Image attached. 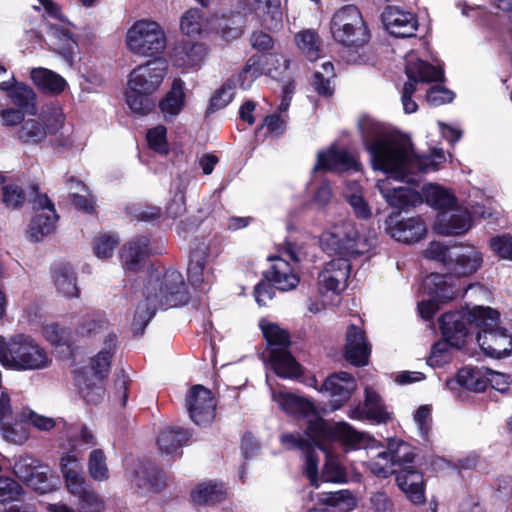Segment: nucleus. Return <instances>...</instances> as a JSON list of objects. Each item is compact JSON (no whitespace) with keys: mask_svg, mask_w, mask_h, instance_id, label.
<instances>
[{"mask_svg":"<svg viewBox=\"0 0 512 512\" xmlns=\"http://www.w3.org/2000/svg\"><path fill=\"white\" fill-rule=\"evenodd\" d=\"M358 126L373 168L390 174L395 180L417 183L419 174L437 171L446 161L442 149L434 148L427 155H416L407 136L387 131L369 117L361 118Z\"/></svg>","mask_w":512,"mask_h":512,"instance_id":"obj_1","label":"nucleus"},{"mask_svg":"<svg viewBox=\"0 0 512 512\" xmlns=\"http://www.w3.org/2000/svg\"><path fill=\"white\" fill-rule=\"evenodd\" d=\"M143 298L139 301L133 330L142 333L158 308H174L188 303L190 294L183 275L175 269L152 267L140 284Z\"/></svg>","mask_w":512,"mask_h":512,"instance_id":"obj_2","label":"nucleus"},{"mask_svg":"<svg viewBox=\"0 0 512 512\" xmlns=\"http://www.w3.org/2000/svg\"><path fill=\"white\" fill-rule=\"evenodd\" d=\"M272 399L288 414L297 417H312L308 422L306 435L318 446L323 441L335 439L347 447L360 449L366 448L373 440L369 435L356 431L346 422H338L329 426L315 414L314 405L308 399L295 393L288 391L273 392Z\"/></svg>","mask_w":512,"mask_h":512,"instance_id":"obj_3","label":"nucleus"},{"mask_svg":"<svg viewBox=\"0 0 512 512\" xmlns=\"http://www.w3.org/2000/svg\"><path fill=\"white\" fill-rule=\"evenodd\" d=\"M0 363L13 371H38L49 368L52 357L31 335L17 333L9 338L0 335Z\"/></svg>","mask_w":512,"mask_h":512,"instance_id":"obj_4","label":"nucleus"},{"mask_svg":"<svg viewBox=\"0 0 512 512\" xmlns=\"http://www.w3.org/2000/svg\"><path fill=\"white\" fill-rule=\"evenodd\" d=\"M168 70L163 59L138 65L129 74L125 92L126 103L132 112L145 115L153 107L151 95L161 86Z\"/></svg>","mask_w":512,"mask_h":512,"instance_id":"obj_5","label":"nucleus"},{"mask_svg":"<svg viewBox=\"0 0 512 512\" xmlns=\"http://www.w3.org/2000/svg\"><path fill=\"white\" fill-rule=\"evenodd\" d=\"M498 317V312L492 308L477 306L465 314V323L481 329L476 340L488 356L502 358L512 351V337L506 329L497 325Z\"/></svg>","mask_w":512,"mask_h":512,"instance_id":"obj_6","label":"nucleus"},{"mask_svg":"<svg viewBox=\"0 0 512 512\" xmlns=\"http://www.w3.org/2000/svg\"><path fill=\"white\" fill-rule=\"evenodd\" d=\"M117 337L113 332L104 336L103 347L90 359L89 367L76 377L84 399L97 403L103 397L102 381L108 376L116 349Z\"/></svg>","mask_w":512,"mask_h":512,"instance_id":"obj_7","label":"nucleus"},{"mask_svg":"<svg viewBox=\"0 0 512 512\" xmlns=\"http://www.w3.org/2000/svg\"><path fill=\"white\" fill-rule=\"evenodd\" d=\"M125 45L127 50L137 57L156 58L166 49L167 37L158 22L140 19L127 29Z\"/></svg>","mask_w":512,"mask_h":512,"instance_id":"obj_8","label":"nucleus"},{"mask_svg":"<svg viewBox=\"0 0 512 512\" xmlns=\"http://www.w3.org/2000/svg\"><path fill=\"white\" fill-rule=\"evenodd\" d=\"M320 246L328 254L349 259L367 252L372 244L367 238L360 236L353 222L341 221L322 233Z\"/></svg>","mask_w":512,"mask_h":512,"instance_id":"obj_9","label":"nucleus"},{"mask_svg":"<svg viewBox=\"0 0 512 512\" xmlns=\"http://www.w3.org/2000/svg\"><path fill=\"white\" fill-rule=\"evenodd\" d=\"M440 329L444 340L438 341L432 347L427 363L432 367H441L452 359L451 347L461 348L469 333L462 312L445 313L440 318Z\"/></svg>","mask_w":512,"mask_h":512,"instance_id":"obj_10","label":"nucleus"},{"mask_svg":"<svg viewBox=\"0 0 512 512\" xmlns=\"http://www.w3.org/2000/svg\"><path fill=\"white\" fill-rule=\"evenodd\" d=\"M330 30L334 40L344 46L358 48L369 40V33L359 9L345 5L332 16Z\"/></svg>","mask_w":512,"mask_h":512,"instance_id":"obj_11","label":"nucleus"},{"mask_svg":"<svg viewBox=\"0 0 512 512\" xmlns=\"http://www.w3.org/2000/svg\"><path fill=\"white\" fill-rule=\"evenodd\" d=\"M405 73L408 81L403 86L402 105L405 113H414L418 105L412 100V95L417 89V84L441 81L443 70L419 59L414 52H410L406 56Z\"/></svg>","mask_w":512,"mask_h":512,"instance_id":"obj_12","label":"nucleus"},{"mask_svg":"<svg viewBox=\"0 0 512 512\" xmlns=\"http://www.w3.org/2000/svg\"><path fill=\"white\" fill-rule=\"evenodd\" d=\"M450 276L432 273L427 276L422 284L423 299L418 304V311L422 318L429 320L439 309V304L446 303L456 296L453 284L449 282Z\"/></svg>","mask_w":512,"mask_h":512,"instance_id":"obj_13","label":"nucleus"},{"mask_svg":"<svg viewBox=\"0 0 512 512\" xmlns=\"http://www.w3.org/2000/svg\"><path fill=\"white\" fill-rule=\"evenodd\" d=\"M349 259L338 257L325 264L317 279L318 293L321 297H337L346 289L350 276Z\"/></svg>","mask_w":512,"mask_h":512,"instance_id":"obj_14","label":"nucleus"},{"mask_svg":"<svg viewBox=\"0 0 512 512\" xmlns=\"http://www.w3.org/2000/svg\"><path fill=\"white\" fill-rule=\"evenodd\" d=\"M185 405L191 420L196 425L210 424L215 418L216 403L211 391L202 385L190 388Z\"/></svg>","mask_w":512,"mask_h":512,"instance_id":"obj_15","label":"nucleus"},{"mask_svg":"<svg viewBox=\"0 0 512 512\" xmlns=\"http://www.w3.org/2000/svg\"><path fill=\"white\" fill-rule=\"evenodd\" d=\"M0 90L7 92V95L13 104L25 113L31 115H35L37 113V96L34 90L25 83L17 82L14 74L9 73L1 63Z\"/></svg>","mask_w":512,"mask_h":512,"instance_id":"obj_16","label":"nucleus"},{"mask_svg":"<svg viewBox=\"0 0 512 512\" xmlns=\"http://www.w3.org/2000/svg\"><path fill=\"white\" fill-rule=\"evenodd\" d=\"M357 389V382L354 376L347 372L333 373L326 378L320 387V392L330 397L331 410L341 408Z\"/></svg>","mask_w":512,"mask_h":512,"instance_id":"obj_17","label":"nucleus"},{"mask_svg":"<svg viewBox=\"0 0 512 512\" xmlns=\"http://www.w3.org/2000/svg\"><path fill=\"white\" fill-rule=\"evenodd\" d=\"M309 439H306L299 434L293 433H285L280 436V442L286 449H299L305 454V464L304 469L305 473L310 481V483L318 487V464L319 458L316 455L312 443L314 446L323 449L322 445L325 441H323L320 446L315 444V442L307 435Z\"/></svg>","mask_w":512,"mask_h":512,"instance_id":"obj_18","label":"nucleus"},{"mask_svg":"<svg viewBox=\"0 0 512 512\" xmlns=\"http://www.w3.org/2000/svg\"><path fill=\"white\" fill-rule=\"evenodd\" d=\"M376 186L387 204L393 208L403 210L422 202L417 191L410 187L395 186L390 178L378 180Z\"/></svg>","mask_w":512,"mask_h":512,"instance_id":"obj_19","label":"nucleus"},{"mask_svg":"<svg viewBox=\"0 0 512 512\" xmlns=\"http://www.w3.org/2000/svg\"><path fill=\"white\" fill-rule=\"evenodd\" d=\"M387 233L397 241L414 243L426 234V227L419 218H407L398 220L397 216H389L386 221Z\"/></svg>","mask_w":512,"mask_h":512,"instance_id":"obj_20","label":"nucleus"},{"mask_svg":"<svg viewBox=\"0 0 512 512\" xmlns=\"http://www.w3.org/2000/svg\"><path fill=\"white\" fill-rule=\"evenodd\" d=\"M348 416L354 420L369 419L377 423H385L390 419L379 394L371 387L365 388V402L348 411Z\"/></svg>","mask_w":512,"mask_h":512,"instance_id":"obj_21","label":"nucleus"},{"mask_svg":"<svg viewBox=\"0 0 512 512\" xmlns=\"http://www.w3.org/2000/svg\"><path fill=\"white\" fill-rule=\"evenodd\" d=\"M382 21L390 34L396 37H411L417 29L416 17L408 11L389 6L382 14Z\"/></svg>","mask_w":512,"mask_h":512,"instance_id":"obj_22","label":"nucleus"},{"mask_svg":"<svg viewBox=\"0 0 512 512\" xmlns=\"http://www.w3.org/2000/svg\"><path fill=\"white\" fill-rule=\"evenodd\" d=\"M371 347L366 340L365 332L350 325L346 331L345 358L355 366H364L368 363Z\"/></svg>","mask_w":512,"mask_h":512,"instance_id":"obj_23","label":"nucleus"},{"mask_svg":"<svg viewBox=\"0 0 512 512\" xmlns=\"http://www.w3.org/2000/svg\"><path fill=\"white\" fill-rule=\"evenodd\" d=\"M358 162L354 155L350 154L345 149H340L332 145L325 151H320L317 154V163L313 171L319 170H333V171H346L350 169L357 170Z\"/></svg>","mask_w":512,"mask_h":512,"instance_id":"obj_24","label":"nucleus"},{"mask_svg":"<svg viewBox=\"0 0 512 512\" xmlns=\"http://www.w3.org/2000/svg\"><path fill=\"white\" fill-rule=\"evenodd\" d=\"M449 270L456 276H468L475 273L483 263L482 253L475 247L454 248Z\"/></svg>","mask_w":512,"mask_h":512,"instance_id":"obj_25","label":"nucleus"},{"mask_svg":"<svg viewBox=\"0 0 512 512\" xmlns=\"http://www.w3.org/2000/svg\"><path fill=\"white\" fill-rule=\"evenodd\" d=\"M397 485L415 504L425 502V484L423 475L414 466L399 470L396 476Z\"/></svg>","mask_w":512,"mask_h":512,"instance_id":"obj_26","label":"nucleus"},{"mask_svg":"<svg viewBox=\"0 0 512 512\" xmlns=\"http://www.w3.org/2000/svg\"><path fill=\"white\" fill-rule=\"evenodd\" d=\"M281 0H252L249 10L260 25L268 30H277L282 25Z\"/></svg>","mask_w":512,"mask_h":512,"instance_id":"obj_27","label":"nucleus"},{"mask_svg":"<svg viewBox=\"0 0 512 512\" xmlns=\"http://www.w3.org/2000/svg\"><path fill=\"white\" fill-rule=\"evenodd\" d=\"M209 55V47L202 42H184L175 54L174 63L183 69L199 68Z\"/></svg>","mask_w":512,"mask_h":512,"instance_id":"obj_28","label":"nucleus"},{"mask_svg":"<svg viewBox=\"0 0 512 512\" xmlns=\"http://www.w3.org/2000/svg\"><path fill=\"white\" fill-rule=\"evenodd\" d=\"M273 261L271 269L267 272V278L281 291L295 289L299 282V276L292 270L290 264L281 257L270 258Z\"/></svg>","mask_w":512,"mask_h":512,"instance_id":"obj_29","label":"nucleus"},{"mask_svg":"<svg viewBox=\"0 0 512 512\" xmlns=\"http://www.w3.org/2000/svg\"><path fill=\"white\" fill-rule=\"evenodd\" d=\"M471 228V216L466 209L456 208L447 217L446 212L439 215L435 230L440 234L459 235Z\"/></svg>","mask_w":512,"mask_h":512,"instance_id":"obj_30","label":"nucleus"},{"mask_svg":"<svg viewBox=\"0 0 512 512\" xmlns=\"http://www.w3.org/2000/svg\"><path fill=\"white\" fill-rule=\"evenodd\" d=\"M30 77L38 89L46 94H61L68 86L67 81L61 75L43 67L31 69Z\"/></svg>","mask_w":512,"mask_h":512,"instance_id":"obj_31","label":"nucleus"},{"mask_svg":"<svg viewBox=\"0 0 512 512\" xmlns=\"http://www.w3.org/2000/svg\"><path fill=\"white\" fill-rule=\"evenodd\" d=\"M148 255V239L146 237L133 239L123 248L122 259L124 266L130 271H137Z\"/></svg>","mask_w":512,"mask_h":512,"instance_id":"obj_32","label":"nucleus"},{"mask_svg":"<svg viewBox=\"0 0 512 512\" xmlns=\"http://www.w3.org/2000/svg\"><path fill=\"white\" fill-rule=\"evenodd\" d=\"M270 363L275 373L282 378H295L300 375V365L288 348L270 351Z\"/></svg>","mask_w":512,"mask_h":512,"instance_id":"obj_33","label":"nucleus"},{"mask_svg":"<svg viewBox=\"0 0 512 512\" xmlns=\"http://www.w3.org/2000/svg\"><path fill=\"white\" fill-rule=\"evenodd\" d=\"M185 104L184 82L175 79L170 91L160 101L159 106L165 119L177 116Z\"/></svg>","mask_w":512,"mask_h":512,"instance_id":"obj_34","label":"nucleus"},{"mask_svg":"<svg viewBox=\"0 0 512 512\" xmlns=\"http://www.w3.org/2000/svg\"><path fill=\"white\" fill-rule=\"evenodd\" d=\"M52 278L57 292L66 298L78 297L79 289L73 270L65 265H57L52 271Z\"/></svg>","mask_w":512,"mask_h":512,"instance_id":"obj_35","label":"nucleus"},{"mask_svg":"<svg viewBox=\"0 0 512 512\" xmlns=\"http://www.w3.org/2000/svg\"><path fill=\"white\" fill-rule=\"evenodd\" d=\"M17 139L26 145H37L47 137V129L40 118L24 119L16 131Z\"/></svg>","mask_w":512,"mask_h":512,"instance_id":"obj_36","label":"nucleus"},{"mask_svg":"<svg viewBox=\"0 0 512 512\" xmlns=\"http://www.w3.org/2000/svg\"><path fill=\"white\" fill-rule=\"evenodd\" d=\"M58 216L56 211L49 210L48 214H35L27 230V237L32 242H40L55 229Z\"/></svg>","mask_w":512,"mask_h":512,"instance_id":"obj_37","label":"nucleus"},{"mask_svg":"<svg viewBox=\"0 0 512 512\" xmlns=\"http://www.w3.org/2000/svg\"><path fill=\"white\" fill-rule=\"evenodd\" d=\"M190 438V434L184 429L167 428L161 432L157 444L162 454L177 456L180 447Z\"/></svg>","mask_w":512,"mask_h":512,"instance_id":"obj_38","label":"nucleus"},{"mask_svg":"<svg viewBox=\"0 0 512 512\" xmlns=\"http://www.w3.org/2000/svg\"><path fill=\"white\" fill-rule=\"evenodd\" d=\"M422 191L427 204L437 210L452 209L456 204L454 195L439 185L427 184Z\"/></svg>","mask_w":512,"mask_h":512,"instance_id":"obj_39","label":"nucleus"},{"mask_svg":"<svg viewBox=\"0 0 512 512\" xmlns=\"http://www.w3.org/2000/svg\"><path fill=\"white\" fill-rule=\"evenodd\" d=\"M387 451L397 472L403 468L413 467L412 463L415 453L409 444L398 439H391L389 440Z\"/></svg>","mask_w":512,"mask_h":512,"instance_id":"obj_40","label":"nucleus"},{"mask_svg":"<svg viewBox=\"0 0 512 512\" xmlns=\"http://www.w3.org/2000/svg\"><path fill=\"white\" fill-rule=\"evenodd\" d=\"M259 327L265 337L270 351L274 349H284L289 348L290 346V335L285 330L282 329L278 324L270 322L266 319H261L259 321Z\"/></svg>","mask_w":512,"mask_h":512,"instance_id":"obj_41","label":"nucleus"},{"mask_svg":"<svg viewBox=\"0 0 512 512\" xmlns=\"http://www.w3.org/2000/svg\"><path fill=\"white\" fill-rule=\"evenodd\" d=\"M78 453L77 440L71 438L68 441L67 451L62 452L59 459V469L63 478L83 474Z\"/></svg>","mask_w":512,"mask_h":512,"instance_id":"obj_42","label":"nucleus"},{"mask_svg":"<svg viewBox=\"0 0 512 512\" xmlns=\"http://www.w3.org/2000/svg\"><path fill=\"white\" fill-rule=\"evenodd\" d=\"M487 368L465 367L458 372L457 383L467 390L482 392L487 387Z\"/></svg>","mask_w":512,"mask_h":512,"instance_id":"obj_43","label":"nucleus"},{"mask_svg":"<svg viewBox=\"0 0 512 512\" xmlns=\"http://www.w3.org/2000/svg\"><path fill=\"white\" fill-rule=\"evenodd\" d=\"M225 496L226 490L223 485L215 482L202 483L191 494L193 501L199 505L220 502Z\"/></svg>","mask_w":512,"mask_h":512,"instance_id":"obj_44","label":"nucleus"},{"mask_svg":"<svg viewBox=\"0 0 512 512\" xmlns=\"http://www.w3.org/2000/svg\"><path fill=\"white\" fill-rule=\"evenodd\" d=\"M87 468L89 476L95 481H107L110 477L107 457L101 449L96 448L89 453Z\"/></svg>","mask_w":512,"mask_h":512,"instance_id":"obj_45","label":"nucleus"},{"mask_svg":"<svg viewBox=\"0 0 512 512\" xmlns=\"http://www.w3.org/2000/svg\"><path fill=\"white\" fill-rule=\"evenodd\" d=\"M321 501L328 506L327 512H349L356 506V499L348 491L322 495Z\"/></svg>","mask_w":512,"mask_h":512,"instance_id":"obj_46","label":"nucleus"},{"mask_svg":"<svg viewBox=\"0 0 512 512\" xmlns=\"http://www.w3.org/2000/svg\"><path fill=\"white\" fill-rule=\"evenodd\" d=\"M0 432L5 441L15 445H22L30 438L29 428L16 419L14 422L10 420L1 423Z\"/></svg>","mask_w":512,"mask_h":512,"instance_id":"obj_47","label":"nucleus"},{"mask_svg":"<svg viewBox=\"0 0 512 512\" xmlns=\"http://www.w3.org/2000/svg\"><path fill=\"white\" fill-rule=\"evenodd\" d=\"M109 322L99 315L85 316L77 327V333L85 337H94L109 333Z\"/></svg>","mask_w":512,"mask_h":512,"instance_id":"obj_48","label":"nucleus"},{"mask_svg":"<svg viewBox=\"0 0 512 512\" xmlns=\"http://www.w3.org/2000/svg\"><path fill=\"white\" fill-rule=\"evenodd\" d=\"M334 75V66L330 61L323 62L320 69L315 70L313 75V86L318 94L330 96L333 93L331 80Z\"/></svg>","mask_w":512,"mask_h":512,"instance_id":"obj_49","label":"nucleus"},{"mask_svg":"<svg viewBox=\"0 0 512 512\" xmlns=\"http://www.w3.org/2000/svg\"><path fill=\"white\" fill-rule=\"evenodd\" d=\"M298 48L310 60L314 61L319 57L321 41L313 30H304L295 36Z\"/></svg>","mask_w":512,"mask_h":512,"instance_id":"obj_50","label":"nucleus"},{"mask_svg":"<svg viewBox=\"0 0 512 512\" xmlns=\"http://www.w3.org/2000/svg\"><path fill=\"white\" fill-rule=\"evenodd\" d=\"M24 494L25 491L18 481L0 474V504L21 501Z\"/></svg>","mask_w":512,"mask_h":512,"instance_id":"obj_51","label":"nucleus"},{"mask_svg":"<svg viewBox=\"0 0 512 512\" xmlns=\"http://www.w3.org/2000/svg\"><path fill=\"white\" fill-rule=\"evenodd\" d=\"M203 15L199 9L187 10L180 19V29L188 37H197L203 32Z\"/></svg>","mask_w":512,"mask_h":512,"instance_id":"obj_52","label":"nucleus"},{"mask_svg":"<svg viewBox=\"0 0 512 512\" xmlns=\"http://www.w3.org/2000/svg\"><path fill=\"white\" fill-rule=\"evenodd\" d=\"M188 277L193 285L201 286L211 281V272L205 267V259L200 254H193L188 265Z\"/></svg>","mask_w":512,"mask_h":512,"instance_id":"obj_53","label":"nucleus"},{"mask_svg":"<svg viewBox=\"0 0 512 512\" xmlns=\"http://www.w3.org/2000/svg\"><path fill=\"white\" fill-rule=\"evenodd\" d=\"M42 467V462L32 455L18 456L13 464V472L17 478L25 482L32 474Z\"/></svg>","mask_w":512,"mask_h":512,"instance_id":"obj_54","label":"nucleus"},{"mask_svg":"<svg viewBox=\"0 0 512 512\" xmlns=\"http://www.w3.org/2000/svg\"><path fill=\"white\" fill-rule=\"evenodd\" d=\"M43 337L52 345L61 346L69 343L71 331L61 327L57 322H47L42 326Z\"/></svg>","mask_w":512,"mask_h":512,"instance_id":"obj_55","label":"nucleus"},{"mask_svg":"<svg viewBox=\"0 0 512 512\" xmlns=\"http://www.w3.org/2000/svg\"><path fill=\"white\" fill-rule=\"evenodd\" d=\"M368 468L374 475L381 478H387L397 472V469L393 467V461L388 451L379 452L376 457L368 462Z\"/></svg>","mask_w":512,"mask_h":512,"instance_id":"obj_56","label":"nucleus"},{"mask_svg":"<svg viewBox=\"0 0 512 512\" xmlns=\"http://www.w3.org/2000/svg\"><path fill=\"white\" fill-rule=\"evenodd\" d=\"M414 424L417 428L418 435L423 441L430 440V432L432 427L431 408L428 405L420 406L413 415Z\"/></svg>","mask_w":512,"mask_h":512,"instance_id":"obj_57","label":"nucleus"},{"mask_svg":"<svg viewBox=\"0 0 512 512\" xmlns=\"http://www.w3.org/2000/svg\"><path fill=\"white\" fill-rule=\"evenodd\" d=\"M119 239L114 235L102 234L93 241V252L97 258L106 259L112 257Z\"/></svg>","mask_w":512,"mask_h":512,"instance_id":"obj_58","label":"nucleus"},{"mask_svg":"<svg viewBox=\"0 0 512 512\" xmlns=\"http://www.w3.org/2000/svg\"><path fill=\"white\" fill-rule=\"evenodd\" d=\"M50 473L49 467L42 463V467L38 468L24 483L40 493H47L54 488Z\"/></svg>","mask_w":512,"mask_h":512,"instance_id":"obj_59","label":"nucleus"},{"mask_svg":"<svg viewBox=\"0 0 512 512\" xmlns=\"http://www.w3.org/2000/svg\"><path fill=\"white\" fill-rule=\"evenodd\" d=\"M25 201L23 190L15 184L3 185L0 189V202L9 209H16L22 206Z\"/></svg>","mask_w":512,"mask_h":512,"instance_id":"obj_60","label":"nucleus"},{"mask_svg":"<svg viewBox=\"0 0 512 512\" xmlns=\"http://www.w3.org/2000/svg\"><path fill=\"white\" fill-rule=\"evenodd\" d=\"M20 417L22 421L29 422L35 429L43 432H49L56 426L55 419L38 414L35 411L25 408L21 411Z\"/></svg>","mask_w":512,"mask_h":512,"instance_id":"obj_61","label":"nucleus"},{"mask_svg":"<svg viewBox=\"0 0 512 512\" xmlns=\"http://www.w3.org/2000/svg\"><path fill=\"white\" fill-rule=\"evenodd\" d=\"M167 130L163 125H158L147 132L146 138L149 147L157 153H168Z\"/></svg>","mask_w":512,"mask_h":512,"instance_id":"obj_62","label":"nucleus"},{"mask_svg":"<svg viewBox=\"0 0 512 512\" xmlns=\"http://www.w3.org/2000/svg\"><path fill=\"white\" fill-rule=\"evenodd\" d=\"M39 118L45 124L47 135L59 132L65 122V115L60 107L50 108L49 111L43 112Z\"/></svg>","mask_w":512,"mask_h":512,"instance_id":"obj_63","label":"nucleus"},{"mask_svg":"<svg viewBox=\"0 0 512 512\" xmlns=\"http://www.w3.org/2000/svg\"><path fill=\"white\" fill-rule=\"evenodd\" d=\"M55 37L57 38V43H55L57 51L67 61H72L77 48V41L69 32L63 30H55Z\"/></svg>","mask_w":512,"mask_h":512,"instance_id":"obj_64","label":"nucleus"}]
</instances>
